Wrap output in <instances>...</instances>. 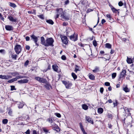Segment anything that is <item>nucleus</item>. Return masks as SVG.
Returning <instances> with one entry per match:
<instances>
[{"instance_id":"12","label":"nucleus","mask_w":134,"mask_h":134,"mask_svg":"<svg viewBox=\"0 0 134 134\" xmlns=\"http://www.w3.org/2000/svg\"><path fill=\"white\" fill-rule=\"evenodd\" d=\"M8 18L9 20L12 22H15L16 21L17 19L16 18H14L13 17L11 16H8Z\"/></svg>"},{"instance_id":"49","label":"nucleus","mask_w":134,"mask_h":134,"mask_svg":"<svg viewBox=\"0 0 134 134\" xmlns=\"http://www.w3.org/2000/svg\"><path fill=\"white\" fill-rule=\"evenodd\" d=\"M61 58L63 60H65L66 59V57L65 55H63L62 56Z\"/></svg>"},{"instance_id":"28","label":"nucleus","mask_w":134,"mask_h":134,"mask_svg":"<svg viewBox=\"0 0 134 134\" xmlns=\"http://www.w3.org/2000/svg\"><path fill=\"white\" fill-rule=\"evenodd\" d=\"M89 74L90 75L89 76V78L91 80H94V79L95 78L94 76L92 74H90V73Z\"/></svg>"},{"instance_id":"56","label":"nucleus","mask_w":134,"mask_h":134,"mask_svg":"<svg viewBox=\"0 0 134 134\" xmlns=\"http://www.w3.org/2000/svg\"><path fill=\"white\" fill-rule=\"evenodd\" d=\"M69 0H66L65 1V4H68L69 3Z\"/></svg>"},{"instance_id":"21","label":"nucleus","mask_w":134,"mask_h":134,"mask_svg":"<svg viewBox=\"0 0 134 134\" xmlns=\"http://www.w3.org/2000/svg\"><path fill=\"white\" fill-rule=\"evenodd\" d=\"M17 80V79L16 78H15L12 79L11 80H8V82L9 83H12L14 81H16Z\"/></svg>"},{"instance_id":"20","label":"nucleus","mask_w":134,"mask_h":134,"mask_svg":"<svg viewBox=\"0 0 134 134\" xmlns=\"http://www.w3.org/2000/svg\"><path fill=\"white\" fill-rule=\"evenodd\" d=\"M9 5L11 7L13 8H15L16 7V6L15 4L14 3L9 2Z\"/></svg>"},{"instance_id":"24","label":"nucleus","mask_w":134,"mask_h":134,"mask_svg":"<svg viewBox=\"0 0 134 134\" xmlns=\"http://www.w3.org/2000/svg\"><path fill=\"white\" fill-rule=\"evenodd\" d=\"M39 82L43 83H45L46 82V80L45 79L41 78Z\"/></svg>"},{"instance_id":"64","label":"nucleus","mask_w":134,"mask_h":134,"mask_svg":"<svg viewBox=\"0 0 134 134\" xmlns=\"http://www.w3.org/2000/svg\"><path fill=\"white\" fill-rule=\"evenodd\" d=\"M108 90H109V91H111V87L110 86L108 88Z\"/></svg>"},{"instance_id":"63","label":"nucleus","mask_w":134,"mask_h":134,"mask_svg":"<svg viewBox=\"0 0 134 134\" xmlns=\"http://www.w3.org/2000/svg\"><path fill=\"white\" fill-rule=\"evenodd\" d=\"M108 102L109 103H111L112 102V101L111 99H109L108 100Z\"/></svg>"},{"instance_id":"16","label":"nucleus","mask_w":134,"mask_h":134,"mask_svg":"<svg viewBox=\"0 0 134 134\" xmlns=\"http://www.w3.org/2000/svg\"><path fill=\"white\" fill-rule=\"evenodd\" d=\"M18 107L19 108H21L23 107L24 106V104L23 102H17Z\"/></svg>"},{"instance_id":"18","label":"nucleus","mask_w":134,"mask_h":134,"mask_svg":"<svg viewBox=\"0 0 134 134\" xmlns=\"http://www.w3.org/2000/svg\"><path fill=\"white\" fill-rule=\"evenodd\" d=\"M43 130L44 132L46 134H47L48 133H50L49 132V130L46 129L45 128H43Z\"/></svg>"},{"instance_id":"58","label":"nucleus","mask_w":134,"mask_h":134,"mask_svg":"<svg viewBox=\"0 0 134 134\" xmlns=\"http://www.w3.org/2000/svg\"><path fill=\"white\" fill-rule=\"evenodd\" d=\"M127 40V38H123L122 39V40L124 42H126Z\"/></svg>"},{"instance_id":"55","label":"nucleus","mask_w":134,"mask_h":134,"mask_svg":"<svg viewBox=\"0 0 134 134\" xmlns=\"http://www.w3.org/2000/svg\"><path fill=\"white\" fill-rule=\"evenodd\" d=\"M105 20L104 19H102V21H101V23H102V24H103L104 23H105Z\"/></svg>"},{"instance_id":"17","label":"nucleus","mask_w":134,"mask_h":134,"mask_svg":"<svg viewBox=\"0 0 134 134\" xmlns=\"http://www.w3.org/2000/svg\"><path fill=\"white\" fill-rule=\"evenodd\" d=\"M123 90L126 92H129L130 91V89L127 87V86L125 87H123Z\"/></svg>"},{"instance_id":"23","label":"nucleus","mask_w":134,"mask_h":134,"mask_svg":"<svg viewBox=\"0 0 134 134\" xmlns=\"http://www.w3.org/2000/svg\"><path fill=\"white\" fill-rule=\"evenodd\" d=\"M46 21L47 23L51 25H53L54 24L53 21L51 19L47 20Z\"/></svg>"},{"instance_id":"47","label":"nucleus","mask_w":134,"mask_h":134,"mask_svg":"<svg viewBox=\"0 0 134 134\" xmlns=\"http://www.w3.org/2000/svg\"><path fill=\"white\" fill-rule=\"evenodd\" d=\"M105 85L106 86H109L110 85V83L109 82H107L105 83Z\"/></svg>"},{"instance_id":"32","label":"nucleus","mask_w":134,"mask_h":134,"mask_svg":"<svg viewBox=\"0 0 134 134\" xmlns=\"http://www.w3.org/2000/svg\"><path fill=\"white\" fill-rule=\"evenodd\" d=\"M8 120L6 119H5L3 120L2 123L4 124H6L8 122Z\"/></svg>"},{"instance_id":"10","label":"nucleus","mask_w":134,"mask_h":134,"mask_svg":"<svg viewBox=\"0 0 134 134\" xmlns=\"http://www.w3.org/2000/svg\"><path fill=\"white\" fill-rule=\"evenodd\" d=\"M126 71L125 70H123L121 72L120 75V78L125 77L126 75Z\"/></svg>"},{"instance_id":"2","label":"nucleus","mask_w":134,"mask_h":134,"mask_svg":"<svg viewBox=\"0 0 134 134\" xmlns=\"http://www.w3.org/2000/svg\"><path fill=\"white\" fill-rule=\"evenodd\" d=\"M57 14L56 15V18H57L59 16L61 19H69L67 17L65 16L63 9L62 8H58L56 10Z\"/></svg>"},{"instance_id":"42","label":"nucleus","mask_w":134,"mask_h":134,"mask_svg":"<svg viewBox=\"0 0 134 134\" xmlns=\"http://www.w3.org/2000/svg\"><path fill=\"white\" fill-rule=\"evenodd\" d=\"M29 63V61L28 60H27L24 64L25 66H27L28 64Z\"/></svg>"},{"instance_id":"27","label":"nucleus","mask_w":134,"mask_h":134,"mask_svg":"<svg viewBox=\"0 0 134 134\" xmlns=\"http://www.w3.org/2000/svg\"><path fill=\"white\" fill-rule=\"evenodd\" d=\"M82 108L85 110H86L88 108V106L85 104L82 105Z\"/></svg>"},{"instance_id":"43","label":"nucleus","mask_w":134,"mask_h":134,"mask_svg":"<svg viewBox=\"0 0 134 134\" xmlns=\"http://www.w3.org/2000/svg\"><path fill=\"white\" fill-rule=\"evenodd\" d=\"M93 44L94 46L96 47L97 46V43L96 41H93Z\"/></svg>"},{"instance_id":"61","label":"nucleus","mask_w":134,"mask_h":134,"mask_svg":"<svg viewBox=\"0 0 134 134\" xmlns=\"http://www.w3.org/2000/svg\"><path fill=\"white\" fill-rule=\"evenodd\" d=\"M92 9H88L87 11V12H89L92 11Z\"/></svg>"},{"instance_id":"19","label":"nucleus","mask_w":134,"mask_h":134,"mask_svg":"<svg viewBox=\"0 0 134 134\" xmlns=\"http://www.w3.org/2000/svg\"><path fill=\"white\" fill-rule=\"evenodd\" d=\"M110 8L113 12L115 13H116L118 12V10L114 8L111 5Z\"/></svg>"},{"instance_id":"14","label":"nucleus","mask_w":134,"mask_h":134,"mask_svg":"<svg viewBox=\"0 0 134 134\" xmlns=\"http://www.w3.org/2000/svg\"><path fill=\"white\" fill-rule=\"evenodd\" d=\"M134 60L131 58H129L128 57H127V62L128 64H131L133 62Z\"/></svg>"},{"instance_id":"36","label":"nucleus","mask_w":134,"mask_h":134,"mask_svg":"<svg viewBox=\"0 0 134 134\" xmlns=\"http://www.w3.org/2000/svg\"><path fill=\"white\" fill-rule=\"evenodd\" d=\"M116 73H114L112 74V78L114 79L116 76Z\"/></svg>"},{"instance_id":"31","label":"nucleus","mask_w":134,"mask_h":134,"mask_svg":"<svg viewBox=\"0 0 134 134\" xmlns=\"http://www.w3.org/2000/svg\"><path fill=\"white\" fill-rule=\"evenodd\" d=\"M75 66L76 67L75 68V71L76 72L77 71H79V67L77 65H75Z\"/></svg>"},{"instance_id":"15","label":"nucleus","mask_w":134,"mask_h":134,"mask_svg":"<svg viewBox=\"0 0 134 134\" xmlns=\"http://www.w3.org/2000/svg\"><path fill=\"white\" fill-rule=\"evenodd\" d=\"M5 28L6 30L9 31L12 30H13V27L10 25H7L5 26Z\"/></svg>"},{"instance_id":"51","label":"nucleus","mask_w":134,"mask_h":134,"mask_svg":"<svg viewBox=\"0 0 134 134\" xmlns=\"http://www.w3.org/2000/svg\"><path fill=\"white\" fill-rule=\"evenodd\" d=\"M26 134H30V130H28L27 131L25 132Z\"/></svg>"},{"instance_id":"37","label":"nucleus","mask_w":134,"mask_h":134,"mask_svg":"<svg viewBox=\"0 0 134 134\" xmlns=\"http://www.w3.org/2000/svg\"><path fill=\"white\" fill-rule=\"evenodd\" d=\"M99 71V69L97 67H96L95 69L93 70V71L94 72H96Z\"/></svg>"},{"instance_id":"53","label":"nucleus","mask_w":134,"mask_h":134,"mask_svg":"<svg viewBox=\"0 0 134 134\" xmlns=\"http://www.w3.org/2000/svg\"><path fill=\"white\" fill-rule=\"evenodd\" d=\"M0 18L2 20H3L4 19V18L2 17V15L0 13Z\"/></svg>"},{"instance_id":"46","label":"nucleus","mask_w":134,"mask_h":134,"mask_svg":"<svg viewBox=\"0 0 134 134\" xmlns=\"http://www.w3.org/2000/svg\"><path fill=\"white\" fill-rule=\"evenodd\" d=\"M118 5L119 6H121L123 5V3L122 2L120 1L119 2Z\"/></svg>"},{"instance_id":"59","label":"nucleus","mask_w":134,"mask_h":134,"mask_svg":"<svg viewBox=\"0 0 134 134\" xmlns=\"http://www.w3.org/2000/svg\"><path fill=\"white\" fill-rule=\"evenodd\" d=\"M114 50H111V51H110V53L111 54H113L114 53Z\"/></svg>"},{"instance_id":"9","label":"nucleus","mask_w":134,"mask_h":134,"mask_svg":"<svg viewBox=\"0 0 134 134\" xmlns=\"http://www.w3.org/2000/svg\"><path fill=\"white\" fill-rule=\"evenodd\" d=\"M52 66L53 69L55 71L57 72L58 73L60 72L61 71L60 70H58V67L57 65H53Z\"/></svg>"},{"instance_id":"62","label":"nucleus","mask_w":134,"mask_h":134,"mask_svg":"<svg viewBox=\"0 0 134 134\" xmlns=\"http://www.w3.org/2000/svg\"><path fill=\"white\" fill-rule=\"evenodd\" d=\"M54 126L55 127V128L56 129L57 128V127H58V126L56 124H55L54 123L53 124Z\"/></svg>"},{"instance_id":"22","label":"nucleus","mask_w":134,"mask_h":134,"mask_svg":"<svg viewBox=\"0 0 134 134\" xmlns=\"http://www.w3.org/2000/svg\"><path fill=\"white\" fill-rule=\"evenodd\" d=\"M105 47L106 48L108 49H111V45L109 43H106L105 44Z\"/></svg>"},{"instance_id":"48","label":"nucleus","mask_w":134,"mask_h":134,"mask_svg":"<svg viewBox=\"0 0 134 134\" xmlns=\"http://www.w3.org/2000/svg\"><path fill=\"white\" fill-rule=\"evenodd\" d=\"M104 89L103 87H101L100 89V91L101 93H102Z\"/></svg>"},{"instance_id":"3","label":"nucleus","mask_w":134,"mask_h":134,"mask_svg":"<svg viewBox=\"0 0 134 134\" xmlns=\"http://www.w3.org/2000/svg\"><path fill=\"white\" fill-rule=\"evenodd\" d=\"M14 49L16 53L18 54H19L21 51V46L20 45L16 46L14 48Z\"/></svg>"},{"instance_id":"57","label":"nucleus","mask_w":134,"mask_h":134,"mask_svg":"<svg viewBox=\"0 0 134 134\" xmlns=\"http://www.w3.org/2000/svg\"><path fill=\"white\" fill-rule=\"evenodd\" d=\"M108 127L109 128L111 129L112 127V125L111 124H108Z\"/></svg>"},{"instance_id":"41","label":"nucleus","mask_w":134,"mask_h":134,"mask_svg":"<svg viewBox=\"0 0 134 134\" xmlns=\"http://www.w3.org/2000/svg\"><path fill=\"white\" fill-rule=\"evenodd\" d=\"M41 78L40 77H35V79L39 82L40 80V79H41Z\"/></svg>"},{"instance_id":"60","label":"nucleus","mask_w":134,"mask_h":134,"mask_svg":"<svg viewBox=\"0 0 134 134\" xmlns=\"http://www.w3.org/2000/svg\"><path fill=\"white\" fill-rule=\"evenodd\" d=\"M79 124H80V128L83 127L81 123V122L80 123H79Z\"/></svg>"},{"instance_id":"33","label":"nucleus","mask_w":134,"mask_h":134,"mask_svg":"<svg viewBox=\"0 0 134 134\" xmlns=\"http://www.w3.org/2000/svg\"><path fill=\"white\" fill-rule=\"evenodd\" d=\"M87 3L86 0H81V3L83 5H85Z\"/></svg>"},{"instance_id":"44","label":"nucleus","mask_w":134,"mask_h":134,"mask_svg":"<svg viewBox=\"0 0 134 134\" xmlns=\"http://www.w3.org/2000/svg\"><path fill=\"white\" fill-rule=\"evenodd\" d=\"M25 77L24 76H18L16 77H15V78H16L17 79V80L18 79H21V78H24Z\"/></svg>"},{"instance_id":"45","label":"nucleus","mask_w":134,"mask_h":134,"mask_svg":"<svg viewBox=\"0 0 134 134\" xmlns=\"http://www.w3.org/2000/svg\"><path fill=\"white\" fill-rule=\"evenodd\" d=\"M11 90L12 91L13 90H15L16 89H15V86H11Z\"/></svg>"},{"instance_id":"5","label":"nucleus","mask_w":134,"mask_h":134,"mask_svg":"<svg viewBox=\"0 0 134 134\" xmlns=\"http://www.w3.org/2000/svg\"><path fill=\"white\" fill-rule=\"evenodd\" d=\"M62 82L65 85L66 87L67 88H70L72 85V83L69 82L63 81Z\"/></svg>"},{"instance_id":"25","label":"nucleus","mask_w":134,"mask_h":134,"mask_svg":"<svg viewBox=\"0 0 134 134\" xmlns=\"http://www.w3.org/2000/svg\"><path fill=\"white\" fill-rule=\"evenodd\" d=\"M98 111L99 114H101L103 111V109L102 108H99L98 109Z\"/></svg>"},{"instance_id":"50","label":"nucleus","mask_w":134,"mask_h":134,"mask_svg":"<svg viewBox=\"0 0 134 134\" xmlns=\"http://www.w3.org/2000/svg\"><path fill=\"white\" fill-rule=\"evenodd\" d=\"M25 38L26 40L27 41H29L30 39V37L29 36H26L25 37Z\"/></svg>"},{"instance_id":"34","label":"nucleus","mask_w":134,"mask_h":134,"mask_svg":"<svg viewBox=\"0 0 134 134\" xmlns=\"http://www.w3.org/2000/svg\"><path fill=\"white\" fill-rule=\"evenodd\" d=\"M11 74L14 76H16L17 75H19V74L17 72H12L11 73Z\"/></svg>"},{"instance_id":"29","label":"nucleus","mask_w":134,"mask_h":134,"mask_svg":"<svg viewBox=\"0 0 134 134\" xmlns=\"http://www.w3.org/2000/svg\"><path fill=\"white\" fill-rule=\"evenodd\" d=\"M71 75L74 79H76L77 78V76L75 73L72 72L71 74Z\"/></svg>"},{"instance_id":"39","label":"nucleus","mask_w":134,"mask_h":134,"mask_svg":"<svg viewBox=\"0 0 134 134\" xmlns=\"http://www.w3.org/2000/svg\"><path fill=\"white\" fill-rule=\"evenodd\" d=\"M106 16L107 18H109V20H111V16L110 14H107Z\"/></svg>"},{"instance_id":"1","label":"nucleus","mask_w":134,"mask_h":134,"mask_svg":"<svg viewBox=\"0 0 134 134\" xmlns=\"http://www.w3.org/2000/svg\"><path fill=\"white\" fill-rule=\"evenodd\" d=\"M41 44L45 46L48 47L49 46H53V44L54 40L52 38H48L46 41L44 38L43 37H42L41 38Z\"/></svg>"},{"instance_id":"35","label":"nucleus","mask_w":134,"mask_h":134,"mask_svg":"<svg viewBox=\"0 0 134 134\" xmlns=\"http://www.w3.org/2000/svg\"><path fill=\"white\" fill-rule=\"evenodd\" d=\"M54 115L58 118H60L61 117V115L59 113H55Z\"/></svg>"},{"instance_id":"26","label":"nucleus","mask_w":134,"mask_h":134,"mask_svg":"<svg viewBox=\"0 0 134 134\" xmlns=\"http://www.w3.org/2000/svg\"><path fill=\"white\" fill-rule=\"evenodd\" d=\"M37 16L40 19L42 20H43L44 19V16L43 15L41 14L37 15Z\"/></svg>"},{"instance_id":"8","label":"nucleus","mask_w":134,"mask_h":134,"mask_svg":"<svg viewBox=\"0 0 134 134\" xmlns=\"http://www.w3.org/2000/svg\"><path fill=\"white\" fill-rule=\"evenodd\" d=\"M12 77L9 75H0V78L5 80H8L9 79L12 78Z\"/></svg>"},{"instance_id":"30","label":"nucleus","mask_w":134,"mask_h":134,"mask_svg":"<svg viewBox=\"0 0 134 134\" xmlns=\"http://www.w3.org/2000/svg\"><path fill=\"white\" fill-rule=\"evenodd\" d=\"M17 55L16 54H12V55L11 57L12 59L16 60V59Z\"/></svg>"},{"instance_id":"7","label":"nucleus","mask_w":134,"mask_h":134,"mask_svg":"<svg viewBox=\"0 0 134 134\" xmlns=\"http://www.w3.org/2000/svg\"><path fill=\"white\" fill-rule=\"evenodd\" d=\"M31 37L32 38V39L33 40V41H34V42L38 46V45L37 43V42L38 40L37 37L34 35H32L31 36Z\"/></svg>"},{"instance_id":"52","label":"nucleus","mask_w":134,"mask_h":134,"mask_svg":"<svg viewBox=\"0 0 134 134\" xmlns=\"http://www.w3.org/2000/svg\"><path fill=\"white\" fill-rule=\"evenodd\" d=\"M25 48L26 49L29 50L30 49V47L29 46H26L25 47Z\"/></svg>"},{"instance_id":"6","label":"nucleus","mask_w":134,"mask_h":134,"mask_svg":"<svg viewBox=\"0 0 134 134\" xmlns=\"http://www.w3.org/2000/svg\"><path fill=\"white\" fill-rule=\"evenodd\" d=\"M62 40L63 43L65 44H66L68 43V40L66 36L63 37L61 38Z\"/></svg>"},{"instance_id":"4","label":"nucleus","mask_w":134,"mask_h":134,"mask_svg":"<svg viewBox=\"0 0 134 134\" xmlns=\"http://www.w3.org/2000/svg\"><path fill=\"white\" fill-rule=\"evenodd\" d=\"M69 37L70 39L74 41H75L77 40V35L74 34L73 35H71Z\"/></svg>"},{"instance_id":"54","label":"nucleus","mask_w":134,"mask_h":134,"mask_svg":"<svg viewBox=\"0 0 134 134\" xmlns=\"http://www.w3.org/2000/svg\"><path fill=\"white\" fill-rule=\"evenodd\" d=\"M117 101L116 100L115 101V102L113 103V104H114V107H115L116 105H117Z\"/></svg>"},{"instance_id":"11","label":"nucleus","mask_w":134,"mask_h":134,"mask_svg":"<svg viewBox=\"0 0 134 134\" xmlns=\"http://www.w3.org/2000/svg\"><path fill=\"white\" fill-rule=\"evenodd\" d=\"M28 81V80L27 79H24L21 80L19 81H18V82L20 84H22L23 83H27Z\"/></svg>"},{"instance_id":"38","label":"nucleus","mask_w":134,"mask_h":134,"mask_svg":"<svg viewBox=\"0 0 134 134\" xmlns=\"http://www.w3.org/2000/svg\"><path fill=\"white\" fill-rule=\"evenodd\" d=\"M47 121L50 123H52L53 120L52 118H49L47 120Z\"/></svg>"},{"instance_id":"40","label":"nucleus","mask_w":134,"mask_h":134,"mask_svg":"<svg viewBox=\"0 0 134 134\" xmlns=\"http://www.w3.org/2000/svg\"><path fill=\"white\" fill-rule=\"evenodd\" d=\"M8 113L9 115L10 116L12 115V111L11 109H10L9 110Z\"/></svg>"},{"instance_id":"13","label":"nucleus","mask_w":134,"mask_h":134,"mask_svg":"<svg viewBox=\"0 0 134 134\" xmlns=\"http://www.w3.org/2000/svg\"><path fill=\"white\" fill-rule=\"evenodd\" d=\"M86 120L89 123L93 124V121L92 119L89 116H86Z\"/></svg>"}]
</instances>
